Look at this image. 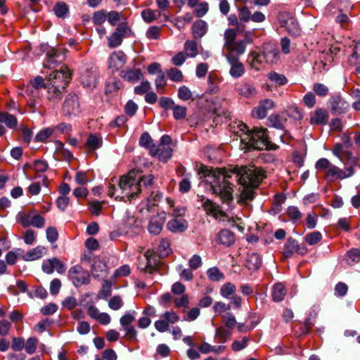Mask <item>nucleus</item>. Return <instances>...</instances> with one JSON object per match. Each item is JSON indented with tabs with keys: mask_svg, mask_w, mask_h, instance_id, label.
Masks as SVG:
<instances>
[{
	"mask_svg": "<svg viewBox=\"0 0 360 360\" xmlns=\"http://www.w3.org/2000/svg\"><path fill=\"white\" fill-rule=\"evenodd\" d=\"M265 60L263 56V53L252 51L250 52L248 56V62L250 64L251 68L255 70H259L263 62Z\"/></svg>",
	"mask_w": 360,
	"mask_h": 360,
	"instance_id": "nucleus-27",
	"label": "nucleus"
},
{
	"mask_svg": "<svg viewBox=\"0 0 360 360\" xmlns=\"http://www.w3.org/2000/svg\"><path fill=\"white\" fill-rule=\"evenodd\" d=\"M269 126L278 129H283V124L281 119L278 115H271L268 118Z\"/></svg>",
	"mask_w": 360,
	"mask_h": 360,
	"instance_id": "nucleus-52",
	"label": "nucleus"
},
{
	"mask_svg": "<svg viewBox=\"0 0 360 360\" xmlns=\"http://www.w3.org/2000/svg\"><path fill=\"white\" fill-rule=\"evenodd\" d=\"M46 253V248L39 245L27 252L22 257L25 261H34L41 258Z\"/></svg>",
	"mask_w": 360,
	"mask_h": 360,
	"instance_id": "nucleus-28",
	"label": "nucleus"
},
{
	"mask_svg": "<svg viewBox=\"0 0 360 360\" xmlns=\"http://www.w3.org/2000/svg\"><path fill=\"white\" fill-rule=\"evenodd\" d=\"M158 251L160 257L168 256L172 252L169 241L167 239H162L158 245Z\"/></svg>",
	"mask_w": 360,
	"mask_h": 360,
	"instance_id": "nucleus-42",
	"label": "nucleus"
},
{
	"mask_svg": "<svg viewBox=\"0 0 360 360\" xmlns=\"http://www.w3.org/2000/svg\"><path fill=\"white\" fill-rule=\"evenodd\" d=\"M167 228L172 233H182L188 228V222L183 217L173 218L167 224Z\"/></svg>",
	"mask_w": 360,
	"mask_h": 360,
	"instance_id": "nucleus-19",
	"label": "nucleus"
},
{
	"mask_svg": "<svg viewBox=\"0 0 360 360\" xmlns=\"http://www.w3.org/2000/svg\"><path fill=\"white\" fill-rule=\"evenodd\" d=\"M127 61V56L121 51H115L111 53L109 58V68L112 70H117L122 68Z\"/></svg>",
	"mask_w": 360,
	"mask_h": 360,
	"instance_id": "nucleus-18",
	"label": "nucleus"
},
{
	"mask_svg": "<svg viewBox=\"0 0 360 360\" xmlns=\"http://www.w3.org/2000/svg\"><path fill=\"white\" fill-rule=\"evenodd\" d=\"M231 331L224 327H219L216 329V336L221 342H225L231 336Z\"/></svg>",
	"mask_w": 360,
	"mask_h": 360,
	"instance_id": "nucleus-50",
	"label": "nucleus"
},
{
	"mask_svg": "<svg viewBox=\"0 0 360 360\" xmlns=\"http://www.w3.org/2000/svg\"><path fill=\"white\" fill-rule=\"evenodd\" d=\"M237 91L242 96L250 98L256 94V90L254 86L248 83H243L237 88Z\"/></svg>",
	"mask_w": 360,
	"mask_h": 360,
	"instance_id": "nucleus-36",
	"label": "nucleus"
},
{
	"mask_svg": "<svg viewBox=\"0 0 360 360\" xmlns=\"http://www.w3.org/2000/svg\"><path fill=\"white\" fill-rule=\"evenodd\" d=\"M87 314L101 325H108L111 321V317L108 314L101 312L94 305H90L87 307Z\"/></svg>",
	"mask_w": 360,
	"mask_h": 360,
	"instance_id": "nucleus-13",
	"label": "nucleus"
},
{
	"mask_svg": "<svg viewBox=\"0 0 360 360\" xmlns=\"http://www.w3.org/2000/svg\"><path fill=\"white\" fill-rule=\"evenodd\" d=\"M226 59L231 65L229 73L231 77L238 78L243 76L245 72V68L243 63L239 61V58L238 57L228 56H226Z\"/></svg>",
	"mask_w": 360,
	"mask_h": 360,
	"instance_id": "nucleus-16",
	"label": "nucleus"
},
{
	"mask_svg": "<svg viewBox=\"0 0 360 360\" xmlns=\"http://www.w3.org/2000/svg\"><path fill=\"white\" fill-rule=\"evenodd\" d=\"M207 275L210 280L219 281L224 278V275L217 267H212L207 271Z\"/></svg>",
	"mask_w": 360,
	"mask_h": 360,
	"instance_id": "nucleus-45",
	"label": "nucleus"
},
{
	"mask_svg": "<svg viewBox=\"0 0 360 360\" xmlns=\"http://www.w3.org/2000/svg\"><path fill=\"white\" fill-rule=\"evenodd\" d=\"M347 160L349 167H352L354 169V167L358 163V158L353 155L352 153L349 150H347L345 152V154L342 155V161Z\"/></svg>",
	"mask_w": 360,
	"mask_h": 360,
	"instance_id": "nucleus-60",
	"label": "nucleus"
},
{
	"mask_svg": "<svg viewBox=\"0 0 360 360\" xmlns=\"http://www.w3.org/2000/svg\"><path fill=\"white\" fill-rule=\"evenodd\" d=\"M55 136H58L61 134L68 133L72 130L70 124L66 122H60L52 127Z\"/></svg>",
	"mask_w": 360,
	"mask_h": 360,
	"instance_id": "nucleus-44",
	"label": "nucleus"
},
{
	"mask_svg": "<svg viewBox=\"0 0 360 360\" xmlns=\"http://www.w3.org/2000/svg\"><path fill=\"white\" fill-rule=\"evenodd\" d=\"M0 122L4 123L9 128H13L17 125V119L6 112H0Z\"/></svg>",
	"mask_w": 360,
	"mask_h": 360,
	"instance_id": "nucleus-38",
	"label": "nucleus"
},
{
	"mask_svg": "<svg viewBox=\"0 0 360 360\" xmlns=\"http://www.w3.org/2000/svg\"><path fill=\"white\" fill-rule=\"evenodd\" d=\"M236 34L233 29H227L224 32V49L226 51V57L232 56L238 58L245 52L247 45L252 42V37L249 34H245L244 38L240 40H236Z\"/></svg>",
	"mask_w": 360,
	"mask_h": 360,
	"instance_id": "nucleus-6",
	"label": "nucleus"
},
{
	"mask_svg": "<svg viewBox=\"0 0 360 360\" xmlns=\"http://www.w3.org/2000/svg\"><path fill=\"white\" fill-rule=\"evenodd\" d=\"M173 115L176 120H181L186 117V108L181 105H174Z\"/></svg>",
	"mask_w": 360,
	"mask_h": 360,
	"instance_id": "nucleus-61",
	"label": "nucleus"
},
{
	"mask_svg": "<svg viewBox=\"0 0 360 360\" xmlns=\"http://www.w3.org/2000/svg\"><path fill=\"white\" fill-rule=\"evenodd\" d=\"M38 340L36 338L31 337L25 342V349L27 353L32 354L37 349Z\"/></svg>",
	"mask_w": 360,
	"mask_h": 360,
	"instance_id": "nucleus-49",
	"label": "nucleus"
},
{
	"mask_svg": "<svg viewBox=\"0 0 360 360\" xmlns=\"http://www.w3.org/2000/svg\"><path fill=\"white\" fill-rule=\"evenodd\" d=\"M178 96L181 100L188 101L193 98V94L187 86H182L178 90Z\"/></svg>",
	"mask_w": 360,
	"mask_h": 360,
	"instance_id": "nucleus-56",
	"label": "nucleus"
},
{
	"mask_svg": "<svg viewBox=\"0 0 360 360\" xmlns=\"http://www.w3.org/2000/svg\"><path fill=\"white\" fill-rule=\"evenodd\" d=\"M278 20L281 27L292 36H298L301 33V29L297 20L288 13H282L278 15Z\"/></svg>",
	"mask_w": 360,
	"mask_h": 360,
	"instance_id": "nucleus-8",
	"label": "nucleus"
},
{
	"mask_svg": "<svg viewBox=\"0 0 360 360\" xmlns=\"http://www.w3.org/2000/svg\"><path fill=\"white\" fill-rule=\"evenodd\" d=\"M262 264V259L257 253L251 254L246 260V267L252 271L259 269Z\"/></svg>",
	"mask_w": 360,
	"mask_h": 360,
	"instance_id": "nucleus-35",
	"label": "nucleus"
},
{
	"mask_svg": "<svg viewBox=\"0 0 360 360\" xmlns=\"http://www.w3.org/2000/svg\"><path fill=\"white\" fill-rule=\"evenodd\" d=\"M275 107V103L269 99L266 98L259 102V105L252 110V115L253 117L258 119L264 118L269 110L273 109Z\"/></svg>",
	"mask_w": 360,
	"mask_h": 360,
	"instance_id": "nucleus-11",
	"label": "nucleus"
},
{
	"mask_svg": "<svg viewBox=\"0 0 360 360\" xmlns=\"http://www.w3.org/2000/svg\"><path fill=\"white\" fill-rule=\"evenodd\" d=\"M111 294V284L108 281H104L101 290L98 293V297L105 300Z\"/></svg>",
	"mask_w": 360,
	"mask_h": 360,
	"instance_id": "nucleus-58",
	"label": "nucleus"
},
{
	"mask_svg": "<svg viewBox=\"0 0 360 360\" xmlns=\"http://www.w3.org/2000/svg\"><path fill=\"white\" fill-rule=\"evenodd\" d=\"M70 79L71 72L65 65L62 66L60 70L51 72L49 76L47 85L49 99L60 100Z\"/></svg>",
	"mask_w": 360,
	"mask_h": 360,
	"instance_id": "nucleus-5",
	"label": "nucleus"
},
{
	"mask_svg": "<svg viewBox=\"0 0 360 360\" xmlns=\"http://www.w3.org/2000/svg\"><path fill=\"white\" fill-rule=\"evenodd\" d=\"M184 53L188 58H195L198 54V43L194 40H187L184 45Z\"/></svg>",
	"mask_w": 360,
	"mask_h": 360,
	"instance_id": "nucleus-33",
	"label": "nucleus"
},
{
	"mask_svg": "<svg viewBox=\"0 0 360 360\" xmlns=\"http://www.w3.org/2000/svg\"><path fill=\"white\" fill-rule=\"evenodd\" d=\"M217 241L224 246H231L235 242V236L228 229H223L217 236Z\"/></svg>",
	"mask_w": 360,
	"mask_h": 360,
	"instance_id": "nucleus-26",
	"label": "nucleus"
},
{
	"mask_svg": "<svg viewBox=\"0 0 360 360\" xmlns=\"http://www.w3.org/2000/svg\"><path fill=\"white\" fill-rule=\"evenodd\" d=\"M162 317L164 319L165 321L168 322V324L176 323L179 320V316L174 311H169L165 312L162 315Z\"/></svg>",
	"mask_w": 360,
	"mask_h": 360,
	"instance_id": "nucleus-59",
	"label": "nucleus"
},
{
	"mask_svg": "<svg viewBox=\"0 0 360 360\" xmlns=\"http://www.w3.org/2000/svg\"><path fill=\"white\" fill-rule=\"evenodd\" d=\"M124 302L122 299L119 295L113 296L108 301V307L115 311L119 310L122 307Z\"/></svg>",
	"mask_w": 360,
	"mask_h": 360,
	"instance_id": "nucleus-48",
	"label": "nucleus"
},
{
	"mask_svg": "<svg viewBox=\"0 0 360 360\" xmlns=\"http://www.w3.org/2000/svg\"><path fill=\"white\" fill-rule=\"evenodd\" d=\"M287 212L290 219L292 220L294 222H297L302 217V213L300 212L299 209L297 207H289Z\"/></svg>",
	"mask_w": 360,
	"mask_h": 360,
	"instance_id": "nucleus-57",
	"label": "nucleus"
},
{
	"mask_svg": "<svg viewBox=\"0 0 360 360\" xmlns=\"http://www.w3.org/2000/svg\"><path fill=\"white\" fill-rule=\"evenodd\" d=\"M330 103L332 111L337 114L344 112L349 107L348 103L340 96H333Z\"/></svg>",
	"mask_w": 360,
	"mask_h": 360,
	"instance_id": "nucleus-25",
	"label": "nucleus"
},
{
	"mask_svg": "<svg viewBox=\"0 0 360 360\" xmlns=\"http://www.w3.org/2000/svg\"><path fill=\"white\" fill-rule=\"evenodd\" d=\"M68 7L64 2H58L53 7V12L58 18H64L68 13Z\"/></svg>",
	"mask_w": 360,
	"mask_h": 360,
	"instance_id": "nucleus-46",
	"label": "nucleus"
},
{
	"mask_svg": "<svg viewBox=\"0 0 360 360\" xmlns=\"http://www.w3.org/2000/svg\"><path fill=\"white\" fill-rule=\"evenodd\" d=\"M168 77L173 82H179L183 80V73L182 72L176 68H172L167 71Z\"/></svg>",
	"mask_w": 360,
	"mask_h": 360,
	"instance_id": "nucleus-47",
	"label": "nucleus"
},
{
	"mask_svg": "<svg viewBox=\"0 0 360 360\" xmlns=\"http://www.w3.org/2000/svg\"><path fill=\"white\" fill-rule=\"evenodd\" d=\"M145 257L147 260V264L144 271L152 274L158 264V261L156 259L154 251L152 250H147V252L145 253Z\"/></svg>",
	"mask_w": 360,
	"mask_h": 360,
	"instance_id": "nucleus-32",
	"label": "nucleus"
},
{
	"mask_svg": "<svg viewBox=\"0 0 360 360\" xmlns=\"http://www.w3.org/2000/svg\"><path fill=\"white\" fill-rule=\"evenodd\" d=\"M200 179L209 186L213 194L219 196L223 202L229 203L233 200V187L228 179L231 177L229 172L225 169L209 167L201 165L198 170Z\"/></svg>",
	"mask_w": 360,
	"mask_h": 360,
	"instance_id": "nucleus-1",
	"label": "nucleus"
},
{
	"mask_svg": "<svg viewBox=\"0 0 360 360\" xmlns=\"http://www.w3.org/2000/svg\"><path fill=\"white\" fill-rule=\"evenodd\" d=\"M156 89L159 93H163L167 82L164 73L158 75L155 80Z\"/></svg>",
	"mask_w": 360,
	"mask_h": 360,
	"instance_id": "nucleus-63",
	"label": "nucleus"
},
{
	"mask_svg": "<svg viewBox=\"0 0 360 360\" xmlns=\"http://www.w3.org/2000/svg\"><path fill=\"white\" fill-rule=\"evenodd\" d=\"M136 314L135 311H127L120 319L121 326L123 328L131 326V323L135 320Z\"/></svg>",
	"mask_w": 360,
	"mask_h": 360,
	"instance_id": "nucleus-41",
	"label": "nucleus"
},
{
	"mask_svg": "<svg viewBox=\"0 0 360 360\" xmlns=\"http://www.w3.org/2000/svg\"><path fill=\"white\" fill-rule=\"evenodd\" d=\"M236 291V287L231 283H226L220 288V295L226 299L231 298L235 295Z\"/></svg>",
	"mask_w": 360,
	"mask_h": 360,
	"instance_id": "nucleus-37",
	"label": "nucleus"
},
{
	"mask_svg": "<svg viewBox=\"0 0 360 360\" xmlns=\"http://www.w3.org/2000/svg\"><path fill=\"white\" fill-rule=\"evenodd\" d=\"M54 135L52 127L40 130L35 136L34 140L39 142H45L49 138Z\"/></svg>",
	"mask_w": 360,
	"mask_h": 360,
	"instance_id": "nucleus-40",
	"label": "nucleus"
},
{
	"mask_svg": "<svg viewBox=\"0 0 360 360\" xmlns=\"http://www.w3.org/2000/svg\"><path fill=\"white\" fill-rule=\"evenodd\" d=\"M140 179L136 178V172H129L127 175L120 177L117 181L111 179L108 186V195L115 196L116 199L131 200L140 193Z\"/></svg>",
	"mask_w": 360,
	"mask_h": 360,
	"instance_id": "nucleus-3",
	"label": "nucleus"
},
{
	"mask_svg": "<svg viewBox=\"0 0 360 360\" xmlns=\"http://www.w3.org/2000/svg\"><path fill=\"white\" fill-rule=\"evenodd\" d=\"M313 90L316 95L321 97L326 96L329 91L328 88L326 85L321 83L314 84L313 86Z\"/></svg>",
	"mask_w": 360,
	"mask_h": 360,
	"instance_id": "nucleus-62",
	"label": "nucleus"
},
{
	"mask_svg": "<svg viewBox=\"0 0 360 360\" xmlns=\"http://www.w3.org/2000/svg\"><path fill=\"white\" fill-rule=\"evenodd\" d=\"M136 178L140 179L139 181V187H140V192L142 190V186H145L146 188L152 185L154 177L152 174H148L143 176H140L136 174Z\"/></svg>",
	"mask_w": 360,
	"mask_h": 360,
	"instance_id": "nucleus-54",
	"label": "nucleus"
},
{
	"mask_svg": "<svg viewBox=\"0 0 360 360\" xmlns=\"http://www.w3.org/2000/svg\"><path fill=\"white\" fill-rule=\"evenodd\" d=\"M163 220L158 216L151 218L148 224V229L150 233L158 235L162 230Z\"/></svg>",
	"mask_w": 360,
	"mask_h": 360,
	"instance_id": "nucleus-31",
	"label": "nucleus"
},
{
	"mask_svg": "<svg viewBox=\"0 0 360 360\" xmlns=\"http://www.w3.org/2000/svg\"><path fill=\"white\" fill-rule=\"evenodd\" d=\"M239 128L244 133V136H241V143L245 145V149L274 150L278 148L276 144L269 141L266 129L255 127L250 130L243 123L239 125Z\"/></svg>",
	"mask_w": 360,
	"mask_h": 360,
	"instance_id": "nucleus-4",
	"label": "nucleus"
},
{
	"mask_svg": "<svg viewBox=\"0 0 360 360\" xmlns=\"http://www.w3.org/2000/svg\"><path fill=\"white\" fill-rule=\"evenodd\" d=\"M160 34V27L158 26L150 27L146 31V35L149 39H158Z\"/></svg>",
	"mask_w": 360,
	"mask_h": 360,
	"instance_id": "nucleus-64",
	"label": "nucleus"
},
{
	"mask_svg": "<svg viewBox=\"0 0 360 360\" xmlns=\"http://www.w3.org/2000/svg\"><path fill=\"white\" fill-rule=\"evenodd\" d=\"M131 34V30L125 23H122L117 26L115 32L108 37V46L115 48L119 46L123 40V38L128 37Z\"/></svg>",
	"mask_w": 360,
	"mask_h": 360,
	"instance_id": "nucleus-9",
	"label": "nucleus"
},
{
	"mask_svg": "<svg viewBox=\"0 0 360 360\" xmlns=\"http://www.w3.org/2000/svg\"><path fill=\"white\" fill-rule=\"evenodd\" d=\"M46 58L49 65L61 62L65 58V49L51 48L46 53Z\"/></svg>",
	"mask_w": 360,
	"mask_h": 360,
	"instance_id": "nucleus-22",
	"label": "nucleus"
},
{
	"mask_svg": "<svg viewBox=\"0 0 360 360\" xmlns=\"http://www.w3.org/2000/svg\"><path fill=\"white\" fill-rule=\"evenodd\" d=\"M139 144L141 146L146 147L150 151L152 156H155L157 150H158L157 146L153 143L152 139L150 134L147 132L143 133L139 140Z\"/></svg>",
	"mask_w": 360,
	"mask_h": 360,
	"instance_id": "nucleus-29",
	"label": "nucleus"
},
{
	"mask_svg": "<svg viewBox=\"0 0 360 360\" xmlns=\"http://www.w3.org/2000/svg\"><path fill=\"white\" fill-rule=\"evenodd\" d=\"M223 319V323L228 328H233L236 324V319L234 316V315L231 313H226L222 316Z\"/></svg>",
	"mask_w": 360,
	"mask_h": 360,
	"instance_id": "nucleus-55",
	"label": "nucleus"
},
{
	"mask_svg": "<svg viewBox=\"0 0 360 360\" xmlns=\"http://www.w3.org/2000/svg\"><path fill=\"white\" fill-rule=\"evenodd\" d=\"M243 186L240 201L247 202L254 198V188H257L265 177L264 172L253 165L236 167L232 171Z\"/></svg>",
	"mask_w": 360,
	"mask_h": 360,
	"instance_id": "nucleus-2",
	"label": "nucleus"
},
{
	"mask_svg": "<svg viewBox=\"0 0 360 360\" xmlns=\"http://www.w3.org/2000/svg\"><path fill=\"white\" fill-rule=\"evenodd\" d=\"M322 238V236L319 231H314L308 233L305 236V240L310 245L318 243Z\"/></svg>",
	"mask_w": 360,
	"mask_h": 360,
	"instance_id": "nucleus-51",
	"label": "nucleus"
},
{
	"mask_svg": "<svg viewBox=\"0 0 360 360\" xmlns=\"http://www.w3.org/2000/svg\"><path fill=\"white\" fill-rule=\"evenodd\" d=\"M263 56L266 63H274L278 60V51L273 44H266L263 49Z\"/></svg>",
	"mask_w": 360,
	"mask_h": 360,
	"instance_id": "nucleus-24",
	"label": "nucleus"
},
{
	"mask_svg": "<svg viewBox=\"0 0 360 360\" xmlns=\"http://www.w3.org/2000/svg\"><path fill=\"white\" fill-rule=\"evenodd\" d=\"M97 77L96 71L86 70L81 75L80 79L84 86L94 88L97 82Z\"/></svg>",
	"mask_w": 360,
	"mask_h": 360,
	"instance_id": "nucleus-21",
	"label": "nucleus"
},
{
	"mask_svg": "<svg viewBox=\"0 0 360 360\" xmlns=\"http://www.w3.org/2000/svg\"><path fill=\"white\" fill-rule=\"evenodd\" d=\"M81 111L78 97L76 95L69 94L63 105V115L68 118H71L79 115Z\"/></svg>",
	"mask_w": 360,
	"mask_h": 360,
	"instance_id": "nucleus-7",
	"label": "nucleus"
},
{
	"mask_svg": "<svg viewBox=\"0 0 360 360\" xmlns=\"http://www.w3.org/2000/svg\"><path fill=\"white\" fill-rule=\"evenodd\" d=\"M286 295L284 285L281 283H276L272 288V299L274 302L282 301Z\"/></svg>",
	"mask_w": 360,
	"mask_h": 360,
	"instance_id": "nucleus-34",
	"label": "nucleus"
},
{
	"mask_svg": "<svg viewBox=\"0 0 360 360\" xmlns=\"http://www.w3.org/2000/svg\"><path fill=\"white\" fill-rule=\"evenodd\" d=\"M193 35L195 39L202 38L207 31V23L202 20L195 21L193 25Z\"/></svg>",
	"mask_w": 360,
	"mask_h": 360,
	"instance_id": "nucleus-30",
	"label": "nucleus"
},
{
	"mask_svg": "<svg viewBox=\"0 0 360 360\" xmlns=\"http://www.w3.org/2000/svg\"><path fill=\"white\" fill-rule=\"evenodd\" d=\"M158 150L155 156H158L160 160L162 162H167L172 155V149L171 146L160 147L157 146Z\"/></svg>",
	"mask_w": 360,
	"mask_h": 360,
	"instance_id": "nucleus-39",
	"label": "nucleus"
},
{
	"mask_svg": "<svg viewBox=\"0 0 360 360\" xmlns=\"http://www.w3.org/2000/svg\"><path fill=\"white\" fill-rule=\"evenodd\" d=\"M167 202L169 205L170 207L173 208L172 216L174 218L182 217L185 214V210L182 207H176L174 208V202L172 199L167 198Z\"/></svg>",
	"mask_w": 360,
	"mask_h": 360,
	"instance_id": "nucleus-53",
	"label": "nucleus"
},
{
	"mask_svg": "<svg viewBox=\"0 0 360 360\" xmlns=\"http://www.w3.org/2000/svg\"><path fill=\"white\" fill-rule=\"evenodd\" d=\"M200 201L207 214L212 215L215 219L226 217V214L220 210L219 205L210 200L201 196Z\"/></svg>",
	"mask_w": 360,
	"mask_h": 360,
	"instance_id": "nucleus-14",
	"label": "nucleus"
},
{
	"mask_svg": "<svg viewBox=\"0 0 360 360\" xmlns=\"http://www.w3.org/2000/svg\"><path fill=\"white\" fill-rule=\"evenodd\" d=\"M143 75L140 69L126 68L120 72V77L129 82L135 83L140 80Z\"/></svg>",
	"mask_w": 360,
	"mask_h": 360,
	"instance_id": "nucleus-23",
	"label": "nucleus"
},
{
	"mask_svg": "<svg viewBox=\"0 0 360 360\" xmlns=\"http://www.w3.org/2000/svg\"><path fill=\"white\" fill-rule=\"evenodd\" d=\"M354 174V169L352 167H347L342 169L337 166L332 165L327 171L326 176L336 179H345L352 176Z\"/></svg>",
	"mask_w": 360,
	"mask_h": 360,
	"instance_id": "nucleus-12",
	"label": "nucleus"
},
{
	"mask_svg": "<svg viewBox=\"0 0 360 360\" xmlns=\"http://www.w3.org/2000/svg\"><path fill=\"white\" fill-rule=\"evenodd\" d=\"M68 276L73 285L76 287L88 284L90 281L89 274L78 265L70 269Z\"/></svg>",
	"mask_w": 360,
	"mask_h": 360,
	"instance_id": "nucleus-10",
	"label": "nucleus"
},
{
	"mask_svg": "<svg viewBox=\"0 0 360 360\" xmlns=\"http://www.w3.org/2000/svg\"><path fill=\"white\" fill-rule=\"evenodd\" d=\"M267 77L277 85H284L287 83V78L281 74L276 72H271L268 73Z\"/></svg>",
	"mask_w": 360,
	"mask_h": 360,
	"instance_id": "nucleus-43",
	"label": "nucleus"
},
{
	"mask_svg": "<svg viewBox=\"0 0 360 360\" xmlns=\"http://www.w3.org/2000/svg\"><path fill=\"white\" fill-rule=\"evenodd\" d=\"M103 146V138L99 134H89L85 146L89 153H94Z\"/></svg>",
	"mask_w": 360,
	"mask_h": 360,
	"instance_id": "nucleus-17",
	"label": "nucleus"
},
{
	"mask_svg": "<svg viewBox=\"0 0 360 360\" xmlns=\"http://www.w3.org/2000/svg\"><path fill=\"white\" fill-rule=\"evenodd\" d=\"M307 252L305 248H302L300 246L298 242L292 238H288L283 250V255L286 257H291L294 253H299L300 255H304Z\"/></svg>",
	"mask_w": 360,
	"mask_h": 360,
	"instance_id": "nucleus-15",
	"label": "nucleus"
},
{
	"mask_svg": "<svg viewBox=\"0 0 360 360\" xmlns=\"http://www.w3.org/2000/svg\"><path fill=\"white\" fill-rule=\"evenodd\" d=\"M328 120V112L322 108L316 109L310 115V123L316 125H325Z\"/></svg>",
	"mask_w": 360,
	"mask_h": 360,
	"instance_id": "nucleus-20",
	"label": "nucleus"
}]
</instances>
